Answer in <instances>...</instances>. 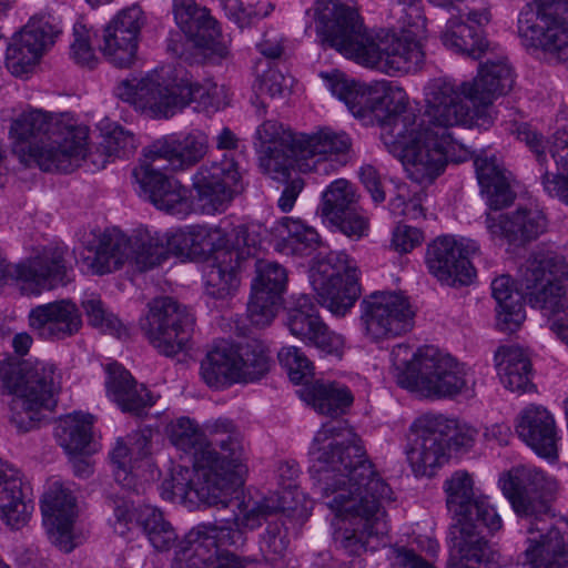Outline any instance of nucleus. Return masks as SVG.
Segmentation results:
<instances>
[{
  "mask_svg": "<svg viewBox=\"0 0 568 568\" xmlns=\"http://www.w3.org/2000/svg\"><path fill=\"white\" fill-rule=\"evenodd\" d=\"M310 456V474L320 485L323 503L349 521V527L335 532V546L359 556L366 550L368 538L388 532L382 503L392 500L393 491L374 469L362 439L344 420L322 426Z\"/></svg>",
  "mask_w": 568,
  "mask_h": 568,
  "instance_id": "1",
  "label": "nucleus"
},
{
  "mask_svg": "<svg viewBox=\"0 0 568 568\" xmlns=\"http://www.w3.org/2000/svg\"><path fill=\"white\" fill-rule=\"evenodd\" d=\"M446 79L430 82L424 113L409 105L408 98L395 113L387 116L382 129L384 143L403 152L408 178L418 184L432 183L448 161L463 162L470 151L457 141L452 129L473 128L471 112L458 100Z\"/></svg>",
  "mask_w": 568,
  "mask_h": 568,
  "instance_id": "2",
  "label": "nucleus"
},
{
  "mask_svg": "<svg viewBox=\"0 0 568 568\" xmlns=\"http://www.w3.org/2000/svg\"><path fill=\"white\" fill-rule=\"evenodd\" d=\"M313 19L323 48L335 49L358 64L386 74L409 72L423 63L418 41L389 32H368L357 10L344 0H316Z\"/></svg>",
  "mask_w": 568,
  "mask_h": 568,
  "instance_id": "3",
  "label": "nucleus"
},
{
  "mask_svg": "<svg viewBox=\"0 0 568 568\" xmlns=\"http://www.w3.org/2000/svg\"><path fill=\"white\" fill-rule=\"evenodd\" d=\"M568 280V264L559 255L541 260H528L518 278L519 288L514 291L510 277L503 275L491 283L493 297L497 303V326L513 333L526 318L523 301L545 316L561 314L550 329L568 346V294L564 282Z\"/></svg>",
  "mask_w": 568,
  "mask_h": 568,
  "instance_id": "4",
  "label": "nucleus"
},
{
  "mask_svg": "<svg viewBox=\"0 0 568 568\" xmlns=\"http://www.w3.org/2000/svg\"><path fill=\"white\" fill-rule=\"evenodd\" d=\"M499 485L518 516L537 520L528 527L530 535L537 532L538 536L528 538L524 564H529L530 568H568L561 532L541 520L550 510V501L558 489L557 480L535 467L518 466L504 475Z\"/></svg>",
  "mask_w": 568,
  "mask_h": 568,
  "instance_id": "5",
  "label": "nucleus"
},
{
  "mask_svg": "<svg viewBox=\"0 0 568 568\" xmlns=\"http://www.w3.org/2000/svg\"><path fill=\"white\" fill-rule=\"evenodd\" d=\"M10 136L13 151L28 155L43 171L70 172L87 156L88 129L64 115L26 111L11 123Z\"/></svg>",
  "mask_w": 568,
  "mask_h": 568,
  "instance_id": "6",
  "label": "nucleus"
},
{
  "mask_svg": "<svg viewBox=\"0 0 568 568\" xmlns=\"http://www.w3.org/2000/svg\"><path fill=\"white\" fill-rule=\"evenodd\" d=\"M121 100L155 116L170 118L191 102L196 110L215 111L220 106L219 87L210 80L193 82L182 67H162L141 79L123 80L115 89Z\"/></svg>",
  "mask_w": 568,
  "mask_h": 568,
  "instance_id": "7",
  "label": "nucleus"
},
{
  "mask_svg": "<svg viewBox=\"0 0 568 568\" xmlns=\"http://www.w3.org/2000/svg\"><path fill=\"white\" fill-rule=\"evenodd\" d=\"M220 440V452L205 450L195 469L179 466L170 480L174 483L178 497L187 498L191 493L202 503L226 508L232 495L244 483L246 468L243 462V447L240 440L227 437Z\"/></svg>",
  "mask_w": 568,
  "mask_h": 568,
  "instance_id": "8",
  "label": "nucleus"
},
{
  "mask_svg": "<svg viewBox=\"0 0 568 568\" xmlns=\"http://www.w3.org/2000/svg\"><path fill=\"white\" fill-rule=\"evenodd\" d=\"M0 382L13 397L11 423L20 432H29L57 405L61 375L54 364L45 361L0 363Z\"/></svg>",
  "mask_w": 568,
  "mask_h": 568,
  "instance_id": "9",
  "label": "nucleus"
},
{
  "mask_svg": "<svg viewBox=\"0 0 568 568\" xmlns=\"http://www.w3.org/2000/svg\"><path fill=\"white\" fill-rule=\"evenodd\" d=\"M448 510L454 515L449 528V542L462 557L480 559L487 549L483 528L489 532L499 530L501 518L484 496H476L471 477L456 471L444 484Z\"/></svg>",
  "mask_w": 568,
  "mask_h": 568,
  "instance_id": "10",
  "label": "nucleus"
},
{
  "mask_svg": "<svg viewBox=\"0 0 568 568\" xmlns=\"http://www.w3.org/2000/svg\"><path fill=\"white\" fill-rule=\"evenodd\" d=\"M477 432L469 425L442 414L427 413L409 427L405 448L407 462L416 476H433L449 458L450 449L467 450Z\"/></svg>",
  "mask_w": 568,
  "mask_h": 568,
  "instance_id": "11",
  "label": "nucleus"
},
{
  "mask_svg": "<svg viewBox=\"0 0 568 568\" xmlns=\"http://www.w3.org/2000/svg\"><path fill=\"white\" fill-rule=\"evenodd\" d=\"M83 262L93 274L103 275L119 270L133 260L140 271H148L168 258L164 236L148 229H138L128 237L116 229L105 230Z\"/></svg>",
  "mask_w": 568,
  "mask_h": 568,
  "instance_id": "12",
  "label": "nucleus"
},
{
  "mask_svg": "<svg viewBox=\"0 0 568 568\" xmlns=\"http://www.w3.org/2000/svg\"><path fill=\"white\" fill-rule=\"evenodd\" d=\"M271 363L268 348L261 341L251 339L240 345L222 342L202 361L201 375L211 387L254 383L268 373Z\"/></svg>",
  "mask_w": 568,
  "mask_h": 568,
  "instance_id": "13",
  "label": "nucleus"
},
{
  "mask_svg": "<svg viewBox=\"0 0 568 568\" xmlns=\"http://www.w3.org/2000/svg\"><path fill=\"white\" fill-rule=\"evenodd\" d=\"M195 317L190 310L171 296L149 303L140 327L148 342L162 355L172 357L185 351L192 338Z\"/></svg>",
  "mask_w": 568,
  "mask_h": 568,
  "instance_id": "14",
  "label": "nucleus"
},
{
  "mask_svg": "<svg viewBox=\"0 0 568 568\" xmlns=\"http://www.w3.org/2000/svg\"><path fill=\"white\" fill-rule=\"evenodd\" d=\"M518 33L527 48L556 55L568 43V0H534L519 13Z\"/></svg>",
  "mask_w": 568,
  "mask_h": 568,
  "instance_id": "15",
  "label": "nucleus"
},
{
  "mask_svg": "<svg viewBox=\"0 0 568 568\" xmlns=\"http://www.w3.org/2000/svg\"><path fill=\"white\" fill-rule=\"evenodd\" d=\"M65 253L64 246L48 245L18 264L7 263L0 256V283L13 282L26 295L64 286L71 281Z\"/></svg>",
  "mask_w": 568,
  "mask_h": 568,
  "instance_id": "16",
  "label": "nucleus"
},
{
  "mask_svg": "<svg viewBox=\"0 0 568 568\" xmlns=\"http://www.w3.org/2000/svg\"><path fill=\"white\" fill-rule=\"evenodd\" d=\"M311 285L317 302L332 314L343 316L359 296L356 268L343 251H332L311 268Z\"/></svg>",
  "mask_w": 568,
  "mask_h": 568,
  "instance_id": "17",
  "label": "nucleus"
},
{
  "mask_svg": "<svg viewBox=\"0 0 568 568\" xmlns=\"http://www.w3.org/2000/svg\"><path fill=\"white\" fill-rule=\"evenodd\" d=\"M221 525L201 523L192 527L175 548L174 568H205L214 564L226 548L241 549L246 535L222 520Z\"/></svg>",
  "mask_w": 568,
  "mask_h": 568,
  "instance_id": "18",
  "label": "nucleus"
},
{
  "mask_svg": "<svg viewBox=\"0 0 568 568\" xmlns=\"http://www.w3.org/2000/svg\"><path fill=\"white\" fill-rule=\"evenodd\" d=\"M361 327L367 338L378 342L408 332L414 312L406 296L394 292H374L361 304Z\"/></svg>",
  "mask_w": 568,
  "mask_h": 568,
  "instance_id": "19",
  "label": "nucleus"
},
{
  "mask_svg": "<svg viewBox=\"0 0 568 568\" xmlns=\"http://www.w3.org/2000/svg\"><path fill=\"white\" fill-rule=\"evenodd\" d=\"M328 85L332 94L344 101L353 115L362 119L374 116L382 129L388 115L395 113L398 108H404L407 98L402 88L394 87L387 81L364 89L354 81L332 78Z\"/></svg>",
  "mask_w": 568,
  "mask_h": 568,
  "instance_id": "20",
  "label": "nucleus"
},
{
  "mask_svg": "<svg viewBox=\"0 0 568 568\" xmlns=\"http://www.w3.org/2000/svg\"><path fill=\"white\" fill-rule=\"evenodd\" d=\"M513 132L535 154L540 171L547 163L548 149L557 171L551 172L546 166L540 176L541 185L547 194L568 205V131L565 128L557 130L546 143L542 135L528 123L517 125Z\"/></svg>",
  "mask_w": 568,
  "mask_h": 568,
  "instance_id": "21",
  "label": "nucleus"
},
{
  "mask_svg": "<svg viewBox=\"0 0 568 568\" xmlns=\"http://www.w3.org/2000/svg\"><path fill=\"white\" fill-rule=\"evenodd\" d=\"M459 97L462 104L471 112L473 126H484L491 123V116L486 108L499 95L508 93L514 85L513 70L506 60L487 61L479 68L478 77L473 83L460 85L448 81Z\"/></svg>",
  "mask_w": 568,
  "mask_h": 568,
  "instance_id": "22",
  "label": "nucleus"
},
{
  "mask_svg": "<svg viewBox=\"0 0 568 568\" xmlns=\"http://www.w3.org/2000/svg\"><path fill=\"white\" fill-rule=\"evenodd\" d=\"M419 367L409 390L428 398L458 395L466 387L464 367L449 354L435 346L419 347Z\"/></svg>",
  "mask_w": 568,
  "mask_h": 568,
  "instance_id": "23",
  "label": "nucleus"
},
{
  "mask_svg": "<svg viewBox=\"0 0 568 568\" xmlns=\"http://www.w3.org/2000/svg\"><path fill=\"white\" fill-rule=\"evenodd\" d=\"M232 236H234V241L224 248L217 250L204 274L206 294L219 300L231 296L237 290L240 285L239 270L242 263L252 255V248L256 243L244 224L234 226Z\"/></svg>",
  "mask_w": 568,
  "mask_h": 568,
  "instance_id": "24",
  "label": "nucleus"
},
{
  "mask_svg": "<svg viewBox=\"0 0 568 568\" xmlns=\"http://www.w3.org/2000/svg\"><path fill=\"white\" fill-rule=\"evenodd\" d=\"M192 185L203 212H222L243 187L234 158L225 153L221 161L202 164L192 178Z\"/></svg>",
  "mask_w": 568,
  "mask_h": 568,
  "instance_id": "25",
  "label": "nucleus"
},
{
  "mask_svg": "<svg viewBox=\"0 0 568 568\" xmlns=\"http://www.w3.org/2000/svg\"><path fill=\"white\" fill-rule=\"evenodd\" d=\"M58 31L45 17H32L10 38L4 63L17 78H28L54 43Z\"/></svg>",
  "mask_w": 568,
  "mask_h": 568,
  "instance_id": "26",
  "label": "nucleus"
},
{
  "mask_svg": "<svg viewBox=\"0 0 568 568\" xmlns=\"http://www.w3.org/2000/svg\"><path fill=\"white\" fill-rule=\"evenodd\" d=\"M478 248V244L469 239L456 241L452 236L437 237L428 245L426 253L429 273L448 286L469 285L476 274L469 258Z\"/></svg>",
  "mask_w": 568,
  "mask_h": 568,
  "instance_id": "27",
  "label": "nucleus"
},
{
  "mask_svg": "<svg viewBox=\"0 0 568 568\" xmlns=\"http://www.w3.org/2000/svg\"><path fill=\"white\" fill-rule=\"evenodd\" d=\"M163 161L155 154H149V149L145 148L132 175L142 193L159 210L172 214L185 213L190 207L189 191L176 179L162 172L166 168L161 164Z\"/></svg>",
  "mask_w": 568,
  "mask_h": 568,
  "instance_id": "28",
  "label": "nucleus"
},
{
  "mask_svg": "<svg viewBox=\"0 0 568 568\" xmlns=\"http://www.w3.org/2000/svg\"><path fill=\"white\" fill-rule=\"evenodd\" d=\"M255 272L247 317L252 325L263 328L272 323L282 305L287 273L281 264L270 261H257Z\"/></svg>",
  "mask_w": 568,
  "mask_h": 568,
  "instance_id": "29",
  "label": "nucleus"
},
{
  "mask_svg": "<svg viewBox=\"0 0 568 568\" xmlns=\"http://www.w3.org/2000/svg\"><path fill=\"white\" fill-rule=\"evenodd\" d=\"M143 24V12L139 6L129 7L113 18L104 28L99 50L116 68H130L138 52V36Z\"/></svg>",
  "mask_w": 568,
  "mask_h": 568,
  "instance_id": "30",
  "label": "nucleus"
},
{
  "mask_svg": "<svg viewBox=\"0 0 568 568\" xmlns=\"http://www.w3.org/2000/svg\"><path fill=\"white\" fill-rule=\"evenodd\" d=\"M286 325L292 335L315 346L322 353L342 356L343 336L326 326L308 295L300 294L294 297V305L287 312Z\"/></svg>",
  "mask_w": 568,
  "mask_h": 568,
  "instance_id": "31",
  "label": "nucleus"
},
{
  "mask_svg": "<svg viewBox=\"0 0 568 568\" xmlns=\"http://www.w3.org/2000/svg\"><path fill=\"white\" fill-rule=\"evenodd\" d=\"M322 216L351 239H361L368 231V219L361 212L354 185L344 179L329 184L322 195Z\"/></svg>",
  "mask_w": 568,
  "mask_h": 568,
  "instance_id": "32",
  "label": "nucleus"
},
{
  "mask_svg": "<svg viewBox=\"0 0 568 568\" xmlns=\"http://www.w3.org/2000/svg\"><path fill=\"white\" fill-rule=\"evenodd\" d=\"M29 327L42 341L60 342L77 335L82 328V314L70 298L32 307L28 315Z\"/></svg>",
  "mask_w": 568,
  "mask_h": 568,
  "instance_id": "33",
  "label": "nucleus"
},
{
  "mask_svg": "<svg viewBox=\"0 0 568 568\" xmlns=\"http://www.w3.org/2000/svg\"><path fill=\"white\" fill-rule=\"evenodd\" d=\"M43 525L50 541L63 552H70L73 544L72 528L77 515L75 497L60 483H53L42 499Z\"/></svg>",
  "mask_w": 568,
  "mask_h": 568,
  "instance_id": "34",
  "label": "nucleus"
},
{
  "mask_svg": "<svg viewBox=\"0 0 568 568\" xmlns=\"http://www.w3.org/2000/svg\"><path fill=\"white\" fill-rule=\"evenodd\" d=\"M293 152L305 159L301 171L327 172L333 164L332 156L345 155L351 148V139L346 133L322 128L312 134L300 133L291 138Z\"/></svg>",
  "mask_w": 568,
  "mask_h": 568,
  "instance_id": "35",
  "label": "nucleus"
},
{
  "mask_svg": "<svg viewBox=\"0 0 568 568\" xmlns=\"http://www.w3.org/2000/svg\"><path fill=\"white\" fill-rule=\"evenodd\" d=\"M519 438L540 457L558 458V435L554 416L544 406L531 404L524 408L516 424Z\"/></svg>",
  "mask_w": 568,
  "mask_h": 568,
  "instance_id": "36",
  "label": "nucleus"
},
{
  "mask_svg": "<svg viewBox=\"0 0 568 568\" xmlns=\"http://www.w3.org/2000/svg\"><path fill=\"white\" fill-rule=\"evenodd\" d=\"M486 226L493 236L504 237L510 244L524 245L546 231L547 220L539 210L520 207L509 214H499L497 219L487 215Z\"/></svg>",
  "mask_w": 568,
  "mask_h": 568,
  "instance_id": "37",
  "label": "nucleus"
},
{
  "mask_svg": "<svg viewBox=\"0 0 568 568\" xmlns=\"http://www.w3.org/2000/svg\"><path fill=\"white\" fill-rule=\"evenodd\" d=\"M32 510L33 505L27 497L20 471L0 459L1 518L8 526L18 529L27 524Z\"/></svg>",
  "mask_w": 568,
  "mask_h": 568,
  "instance_id": "38",
  "label": "nucleus"
},
{
  "mask_svg": "<svg viewBox=\"0 0 568 568\" xmlns=\"http://www.w3.org/2000/svg\"><path fill=\"white\" fill-rule=\"evenodd\" d=\"M106 373L108 395L123 412L140 416L145 408L154 404L146 387L143 384H138L130 372L120 364H109Z\"/></svg>",
  "mask_w": 568,
  "mask_h": 568,
  "instance_id": "39",
  "label": "nucleus"
},
{
  "mask_svg": "<svg viewBox=\"0 0 568 568\" xmlns=\"http://www.w3.org/2000/svg\"><path fill=\"white\" fill-rule=\"evenodd\" d=\"M149 154L162 158L173 170H184L201 161L209 150V138L201 131H193L182 140L165 136L148 146Z\"/></svg>",
  "mask_w": 568,
  "mask_h": 568,
  "instance_id": "40",
  "label": "nucleus"
},
{
  "mask_svg": "<svg viewBox=\"0 0 568 568\" xmlns=\"http://www.w3.org/2000/svg\"><path fill=\"white\" fill-rule=\"evenodd\" d=\"M233 424L227 419L217 420L213 425V433L221 434L222 438H214L209 444L205 443L204 434L199 426L187 417H181L170 427V440L178 448L185 453L192 454L194 462H200L203 452H220V440H227L229 436L239 438L233 435Z\"/></svg>",
  "mask_w": 568,
  "mask_h": 568,
  "instance_id": "41",
  "label": "nucleus"
},
{
  "mask_svg": "<svg viewBox=\"0 0 568 568\" xmlns=\"http://www.w3.org/2000/svg\"><path fill=\"white\" fill-rule=\"evenodd\" d=\"M477 180L490 209L500 210L515 200L507 172L498 163L496 156H477L474 161Z\"/></svg>",
  "mask_w": 568,
  "mask_h": 568,
  "instance_id": "42",
  "label": "nucleus"
},
{
  "mask_svg": "<svg viewBox=\"0 0 568 568\" xmlns=\"http://www.w3.org/2000/svg\"><path fill=\"white\" fill-rule=\"evenodd\" d=\"M495 366L501 384L507 389L525 393L534 388L530 381L531 363L519 346L498 347L495 353Z\"/></svg>",
  "mask_w": 568,
  "mask_h": 568,
  "instance_id": "43",
  "label": "nucleus"
},
{
  "mask_svg": "<svg viewBox=\"0 0 568 568\" xmlns=\"http://www.w3.org/2000/svg\"><path fill=\"white\" fill-rule=\"evenodd\" d=\"M130 447L118 439L110 453L115 481L125 489H133L135 476L134 464L151 454L150 432H139L130 437Z\"/></svg>",
  "mask_w": 568,
  "mask_h": 568,
  "instance_id": "44",
  "label": "nucleus"
},
{
  "mask_svg": "<svg viewBox=\"0 0 568 568\" xmlns=\"http://www.w3.org/2000/svg\"><path fill=\"white\" fill-rule=\"evenodd\" d=\"M242 486L243 484L232 495V500L226 506L229 507L233 501L236 504L237 513H235L232 518L227 519L234 529H239L243 532L244 529H256L263 521L267 524V521L272 520L282 510H286L282 500L273 496L264 497L261 500L250 498L240 501L239 493Z\"/></svg>",
  "mask_w": 568,
  "mask_h": 568,
  "instance_id": "45",
  "label": "nucleus"
},
{
  "mask_svg": "<svg viewBox=\"0 0 568 568\" xmlns=\"http://www.w3.org/2000/svg\"><path fill=\"white\" fill-rule=\"evenodd\" d=\"M303 398L317 413L331 417L345 414L354 402L351 389L337 382H316L304 389Z\"/></svg>",
  "mask_w": 568,
  "mask_h": 568,
  "instance_id": "46",
  "label": "nucleus"
},
{
  "mask_svg": "<svg viewBox=\"0 0 568 568\" xmlns=\"http://www.w3.org/2000/svg\"><path fill=\"white\" fill-rule=\"evenodd\" d=\"M442 41L445 47L475 60L489 50V42L484 34L469 26L462 16H453L447 20Z\"/></svg>",
  "mask_w": 568,
  "mask_h": 568,
  "instance_id": "47",
  "label": "nucleus"
},
{
  "mask_svg": "<svg viewBox=\"0 0 568 568\" xmlns=\"http://www.w3.org/2000/svg\"><path fill=\"white\" fill-rule=\"evenodd\" d=\"M92 426V415L69 414L59 418L54 434L58 443L68 454H82L91 442Z\"/></svg>",
  "mask_w": 568,
  "mask_h": 568,
  "instance_id": "48",
  "label": "nucleus"
},
{
  "mask_svg": "<svg viewBox=\"0 0 568 568\" xmlns=\"http://www.w3.org/2000/svg\"><path fill=\"white\" fill-rule=\"evenodd\" d=\"M277 232L281 237L277 247L286 253L306 255L318 243V234L313 227L290 217L281 220Z\"/></svg>",
  "mask_w": 568,
  "mask_h": 568,
  "instance_id": "49",
  "label": "nucleus"
},
{
  "mask_svg": "<svg viewBox=\"0 0 568 568\" xmlns=\"http://www.w3.org/2000/svg\"><path fill=\"white\" fill-rule=\"evenodd\" d=\"M138 520L149 541L158 551H168L173 546H178L175 529L158 508L144 506L140 510Z\"/></svg>",
  "mask_w": 568,
  "mask_h": 568,
  "instance_id": "50",
  "label": "nucleus"
},
{
  "mask_svg": "<svg viewBox=\"0 0 568 568\" xmlns=\"http://www.w3.org/2000/svg\"><path fill=\"white\" fill-rule=\"evenodd\" d=\"M286 510H282L267 525L260 535L258 546L264 559L271 564L281 561L288 549L290 539L287 532Z\"/></svg>",
  "mask_w": 568,
  "mask_h": 568,
  "instance_id": "51",
  "label": "nucleus"
},
{
  "mask_svg": "<svg viewBox=\"0 0 568 568\" xmlns=\"http://www.w3.org/2000/svg\"><path fill=\"white\" fill-rule=\"evenodd\" d=\"M290 145L266 146L261 152L260 166L264 173L268 174L273 180L287 183L291 178V170L296 165L301 170V165L305 163L304 158H300L293 152V142Z\"/></svg>",
  "mask_w": 568,
  "mask_h": 568,
  "instance_id": "52",
  "label": "nucleus"
},
{
  "mask_svg": "<svg viewBox=\"0 0 568 568\" xmlns=\"http://www.w3.org/2000/svg\"><path fill=\"white\" fill-rule=\"evenodd\" d=\"M194 32H190L186 37L187 43L192 47L202 49L204 54H212L224 58L229 54V49L224 42L216 20H214L209 11L205 18L195 27Z\"/></svg>",
  "mask_w": 568,
  "mask_h": 568,
  "instance_id": "53",
  "label": "nucleus"
},
{
  "mask_svg": "<svg viewBox=\"0 0 568 568\" xmlns=\"http://www.w3.org/2000/svg\"><path fill=\"white\" fill-rule=\"evenodd\" d=\"M186 235L191 237L190 255L211 254L214 256L217 250L224 248L234 241L232 231L227 233L221 227L192 226L186 231Z\"/></svg>",
  "mask_w": 568,
  "mask_h": 568,
  "instance_id": "54",
  "label": "nucleus"
},
{
  "mask_svg": "<svg viewBox=\"0 0 568 568\" xmlns=\"http://www.w3.org/2000/svg\"><path fill=\"white\" fill-rule=\"evenodd\" d=\"M419 348L414 352L408 344H397L392 348L393 375L397 384L409 389L415 384L414 376L419 367Z\"/></svg>",
  "mask_w": 568,
  "mask_h": 568,
  "instance_id": "55",
  "label": "nucleus"
},
{
  "mask_svg": "<svg viewBox=\"0 0 568 568\" xmlns=\"http://www.w3.org/2000/svg\"><path fill=\"white\" fill-rule=\"evenodd\" d=\"M82 307L88 322L104 333L116 335L119 338L126 336V328L112 313L106 312L102 301L97 296H90L82 301Z\"/></svg>",
  "mask_w": 568,
  "mask_h": 568,
  "instance_id": "56",
  "label": "nucleus"
},
{
  "mask_svg": "<svg viewBox=\"0 0 568 568\" xmlns=\"http://www.w3.org/2000/svg\"><path fill=\"white\" fill-rule=\"evenodd\" d=\"M277 357L281 365L287 369L290 379L293 383L300 384L312 375V363L298 347H283L278 352Z\"/></svg>",
  "mask_w": 568,
  "mask_h": 568,
  "instance_id": "57",
  "label": "nucleus"
},
{
  "mask_svg": "<svg viewBox=\"0 0 568 568\" xmlns=\"http://www.w3.org/2000/svg\"><path fill=\"white\" fill-rule=\"evenodd\" d=\"M100 148L109 158H125L135 150L136 141L132 133L125 131L122 126L116 125L112 131L104 135Z\"/></svg>",
  "mask_w": 568,
  "mask_h": 568,
  "instance_id": "58",
  "label": "nucleus"
},
{
  "mask_svg": "<svg viewBox=\"0 0 568 568\" xmlns=\"http://www.w3.org/2000/svg\"><path fill=\"white\" fill-rule=\"evenodd\" d=\"M173 12L176 24L187 36L196 30V24L205 18L207 10L200 8L193 0H174Z\"/></svg>",
  "mask_w": 568,
  "mask_h": 568,
  "instance_id": "59",
  "label": "nucleus"
},
{
  "mask_svg": "<svg viewBox=\"0 0 568 568\" xmlns=\"http://www.w3.org/2000/svg\"><path fill=\"white\" fill-rule=\"evenodd\" d=\"M74 41L71 44L73 60L82 65L93 69L98 58L90 44L89 32L83 24H75L73 29Z\"/></svg>",
  "mask_w": 568,
  "mask_h": 568,
  "instance_id": "60",
  "label": "nucleus"
},
{
  "mask_svg": "<svg viewBox=\"0 0 568 568\" xmlns=\"http://www.w3.org/2000/svg\"><path fill=\"white\" fill-rule=\"evenodd\" d=\"M296 135L297 134L286 133L276 121H265L256 130V139L260 141L263 150L266 146H287L290 145V138Z\"/></svg>",
  "mask_w": 568,
  "mask_h": 568,
  "instance_id": "61",
  "label": "nucleus"
},
{
  "mask_svg": "<svg viewBox=\"0 0 568 568\" xmlns=\"http://www.w3.org/2000/svg\"><path fill=\"white\" fill-rule=\"evenodd\" d=\"M423 240V232L419 229L398 224L393 232L392 246L399 253H408L420 245Z\"/></svg>",
  "mask_w": 568,
  "mask_h": 568,
  "instance_id": "62",
  "label": "nucleus"
},
{
  "mask_svg": "<svg viewBox=\"0 0 568 568\" xmlns=\"http://www.w3.org/2000/svg\"><path fill=\"white\" fill-rule=\"evenodd\" d=\"M292 85V79L275 69L267 70L261 79L260 90L271 98L284 97Z\"/></svg>",
  "mask_w": 568,
  "mask_h": 568,
  "instance_id": "63",
  "label": "nucleus"
},
{
  "mask_svg": "<svg viewBox=\"0 0 568 568\" xmlns=\"http://www.w3.org/2000/svg\"><path fill=\"white\" fill-rule=\"evenodd\" d=\"M359 179L375 203H381L385 200L381 174L375 166L371 164L363 165L359 170Z\"/></svg>",
  "mask_w": 568,
  "mask_h": 568,
  "instance_id": "64",
  "label": "nucleus"
}]
</instances>
